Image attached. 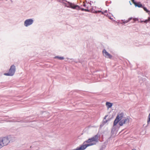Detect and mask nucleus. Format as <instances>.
I'll return each mask as SVG.
<instances>
[{
	"instance_id": "nucleus-3",
	"label": "nucleus",
	"mask_w": 150,
	"mask_h": 150,
	"mask_svg": "<svg viewBox=\"0 0 150 150\" xmlns=\"http://www.w3.org/2000/svg\"><path fill=\"white\" fill-rule=\"evenodd\" d=\"M15 71V66L14 65H12L11 67L9 70L8 72L4 73V75L7 76H12L14 74Z\"/></svg>"
},
{
	"instance_id": "nucleus-8",
	"label": "nucleus",
	"mask_w": 150,
	"mask_h": 150,
	"mask_svg": "<svg viewBox=\"0 0 150 150\" xmlns=\"http://www.w3.org/2000/svg\"><path fill=\"white\" fill-rule=\"evenodd\" d=\"M83 6L85 7V11H89L90 8V4L87 3H83Z\"/></svg>"
},
{
	"instance_id": "nucleus-15",
	"label": "nucleus",
	"mask_w": 150,
	"mask_h": 150,
	"mask_svg": "<svg viewBox=\"0 0 150 150\" xmlns=\"http://www.w3.org/2000/svg\"><path fill=\"white\" fill-rule=\"evenodd\" d=\"M132 19V18H129V19H128V20L127 21H125L126 23L128 22L129 21H130Z\"/></svg>"
},
{
	"instance_id": "nucleus-16",
	"label": "nucleus",
	"mask_w": 150,
	"mask_h": 150,
	"mask_svg": "<svg viewBox=\"0 0 150 150\" xmlns=\"http://www.w3.org/2000/svg\"><path fill=\"white\" fill-rule=\"evenodd\" d=\"M149 21H148L147 20H145V21H144V22L145 23H146L148 22Z\"/></svg>"
},
{
	"instance_id": "nucleus-20",
	"label": "nucleus",
	"mask_w": 150,
	"mask_h": 150,
	"mask_svg": "<svg viewBox=\"0 0 150 150\" xmlns=\"http://www.w3.org/2000/svg\"><path fill=\"white\" fill-rule=\"evenodd\" d=\"M131 0L132 1V2H134V0Z\"/></svg>"
},
{
	"instance_id": "nucleus-10",
	"label": "nucleus",
	"mask_w": 150,
	"mask_h": 150,
	"mask_svg": "<svg viewBox=\"0 0 150 150\" xmlns=\"http://www.w3.org/2000/svg\"><path fill=\"white\" fill-rule=\"evenodd\" d=\"M136 6H137L139 7H142V5L140 3H137L134 1L132 2Z\"/></svg>"
},
{
	"instance_id": "nucleus-14",
	"label": "nucleus",
	"mask_w": 150,
	"mask_h": 150,
	"mask_svg": "<svg viewBox=\"0 0 150 150\" xmlns=\"http://www.w3.org/2000/svg\"><path fill=\"white\" fill-rule=\"evenodd\" d=\"M144 10L147 13H148L149 12V11H148L147 9V8H145V7H144V8H143Z\"/></svg>"
},
{
	"instance_id": "nucleus-12",
	"label": "nucleus",
	"mask_w": 150,
	"mask_h": 150,
	"mask_svg": "<svg viewBox=\"0 0 150 150\" xmlns=\"http://www.w3.org/2000/svg\"><path fill=\"white\" fill-rule=\"evenodd\" d=\"M148 119L147 120V123L148 124H149V122H150V113L149 114L148 116Z\"/></svg>"
},
{
	"instance_id": "nucleus-21",
	"label": "nucleus",
	"mask_w": 150,
	"mask_h": 150,
	"mask_svg": "<svg viewBox=\"0 0 150 150\" xmlns=\"http://www.w3.org/2000/svg\"><path fill=\"white\" fill-rule=\"evenodd\" d=\"M132 150H136V149H133Z\"/></svg>"
},
{
	"instance_id": "nucleus-1",
	"label": "nucleus",
	"mask_w": 150,
	"mask_h": 150,
	"mask_svg": "<svg viewBox=\"0 0 150 150\" xmlns=\"http://www.w3.org/2000/svg\"><path fill=\"white\" fill-rule=\"evenodd\" d=\"M99 138L98 135H95L86 141L79 147L72 150H84L88 146L96 145L98 142Z\"/></svg>"
},
{
	"instance_id": "nucleus-5",
	"label": "nucleus",
	"mask_w": 150,
	"mask_h": 150,
	"mask_svg": "<svg viewBox=\"0 0 150 150\" xmlns=\"http://www.w3.org/2000/svg\"><path fill=\"white\" fill-rule=\"evenodd\" d=\"M129 119L128 118H126L125 119H122L119 122V125L120 126H122L124 124L129 123Z\"/></svg>"
},
{
	"instance_id": "nucleus-17",
	"label": "nucleus",
	"mask_w": 150,
	"mask_h": 150,
	"mask_svg": "<svg viewBox=\"0 0 150 150\" xmlns=\"http://www.w3.org/2000/svg\"><path fill=\"white\" fill-rule=\"evenodd\" d=\"M147 20L148 21H150V17H149L148 18V19H147Z\"/></svg>"
},
{
	"instance_id": "nucleus-13",
	"label": "nucleus",
	"mask_w": 150,
	"mask_h": 150,
	"mask_svg": "<svg viewBox=\"0 0 150 150\" xmlns=\"http://www.w3.org/2000/svg\"><path fill=\"white\" fill-rule=\"evenodd\" d=\"M56 58H57L58 59L62 60L64 59V58L63 57H55Z\"/></svg>"
},
{
	"instance_id": "nucleus-18",
	"label": "nucleus",
	"mask_w": 150,
	"mask_h": 150,
	"mask_svg": "<svg viewBox=\"0 0 150 150\" xmlns=\"http://www.w3.org/2000/svg\"><path fill=\"white\" fill-rule=\"evenodd\" d=\"M101 11H96V13H100V12H101Z\"/></svg>"
},
{
	"instance_id": "nucleus-7",
	"label": "nucleus",
	"mask_w": 150,
	"mask_h": 150,
	"mask_svg": "<svg viewBox=\"0 0 150 150\" xmlns=\"http://www.w3.org/2000/svg\"><path fill=\"white\" fill-rule=\"evenodd\" d=\"M103 55L108 58L111 59L112 57V56L107 52L105 49L103 51Z\"/></svg>"
},
{
	"instance_id": "nucleus-9",
	"label": "nucleus",
	"mask_w": 150,
	"mask_h": 150,
	"mask_svg": "<svg viewBox=\"0 0 150 150\" xmlns=\"http://www.w3.org/2000/svg\"><path fill=\"white\" fill-rule=\"evenodd\" d=\"M69 5L70 7L79 10L80 9V7L77 5H75L74 4L72 3H69Z\"/></svg>"
},
{
	"instance_id": "nucleus-6",
	"label": "nucleus",
	"mask_w": 150,
	"mask_h": 150,
	"mask_svg": "<svg viewBox=\"0 0 150 150\" xmlns=\"http://www.w3.org/2000/svg\"><path fill=\"white\" fill-rule=\"evenodd\" d=\"M33 20L32 19H27L25 21L24 25L25 26L27 27L31 25L33 23Z\"/></svg>"
},
{
	"instance_id": "nucleus-4",
	"label": "nucleus",
	"mask_w": 150,
	"mask_h": 150,
	"mask_svg": "<svg viewBox=\"0 0 150 150\" xmlns=\"http://www.w3.org/2000/svg\"><path fill=\"white\" fill-rule=\"evenodd\" d=\"M0 140L3 147L8 145L11 141L10 138L6 137L0 138Z\"/></svg>"
},
{
	"instance_id": "nucleus-19",
	"label": "nucleus",
	"mask_w": 150,
	"mask_h": 150,
	"mask_svg": "<svg viewBox=\"0 0 150 150\" xmlns=\"http://www.w3.org/2000/svg\"><path fill=\"white\" fill-rule=\"evenodd\" d=\"M85 9H84V8H81V10H82V11H85Z\"/></svg>"
},
{
	"instance_id": "nucleus-2",
	"label": "nucleus",
	"mask_w": 150,
	"mask_h": 150,
	"mask_svg": "<svg viewBox=\"0 0 150 150\" xmlns=\"http://www.w3.org/2000/svg\"><path fill=\"white\" fill-rule=\"evenodd\" d=\"M124 113L122 112H119L118 113L116 119L114 122V125H116L117 124L124 118Z\"/></svg>"
},
{
	"instance_id": "nucleus-11",
	"label": "nucleus",
	"mask_w": 150,
	"mask_h": 150,
	"mask_svg": "<svg viewBox=\"0 0 150 150\" xmlns=\"http://www.w3.org/2000/svg\"><path fill=\"white\" fill-rule=\"evenodd\" d=\"M106 105L107 108L109 109L111 107L112 105V104L109 102H106Z\"/></svg>"
}]
</instances>
